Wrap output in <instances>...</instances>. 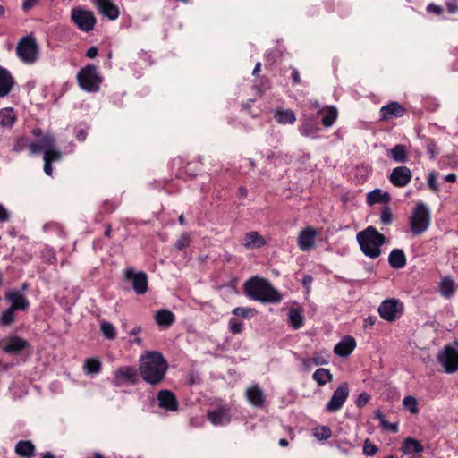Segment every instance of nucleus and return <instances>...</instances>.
Segmentation results:
<instances>
[{
    "label": "nucleus",
    "mask_w": 458,
    "mask_h": 458,
    "mask_svg": "<svg viewBox=\"0 0 458 458\" xmlns=\"http://www.w3.org/2000/svg\"><path fill=\"white\" fill-rule=\"evenodd\" d=\"M168 370V363L163 354L157 351H148L139 359V374L141 379L150 386H157Z\"/></svg>",
    "instance_id": "nucleus-1"
},
{
    "label": "nucleus",
    "mask_w": 458,
    "mask_h": 458,
    "mask_svg": "<svg viewBox=\"0 0 458 458\" xmlns=\"http://www.w3.org/2000/svg\"><path fill=\"white\" fill-rule=\"evenodd\" d=\"M243 292L250 300L261 303H279L282 301L281 293L271 283L259 276L250 277L243 284Z\"/></svg>",
    "instance_id": "nucleus-2"
},
{
    "label": "nucleus",
    "mask_w": 458,
    "mask_h": 458,
    "mask_svg": "<svg viewBox=\"0 0 458 458\" xmlns=\"http://www.w3.org/2000/svg\"><path fill=\"white\" fill-rule=\"evenodd\" d=\"M356 240L362 253L370 259H377L381 255V247L386 242L385 235L372 225L359 232Z\"/></svg>",
    "instance_id": "nucleus-3"
},
{
    "label": "nucleus",
    "mask_w": 458,
    "mask_h": 458,
    "mask_svg": "<svg viewBox=\"0 0 458 458\" xmlns=\"http://www.w3.org/2000/svg\"><path fill=\"white\" fill-rule=\"evenodd\" d=\"M431 221V215L428 207L423 203H417L412 208L410 216V230L413 235H420L426 232Z\"/></svg>",
    "instance_id": "nucleus-4"
},
{
    "label": "nucleus",
    "mask_w": 458,
    "mask_h": 458,
    "mask_svg": "<svg viewBox=\"0 0 458 458\" xmlns=\"http://www.w3.org/2000/svg\"><path fill=\"white\" fill-rule=\"evenodd\" d=\"M16 54L24 64L36 63L39 56V47L34 36L22 37L17 44Z\"/></svg>",
    "instance_id": "nucleus-5"
},
{
    "label": "nucleus",
    "mask_w": 458,
    "mask_h": 458,
    "mask_svg": "<svg viewBox=\"0 0 458 458\" xmlns=\"http://www.w3.org/2000/svg\"><path fill=\"white\" fill-rule=\"evenodd\" d=\"M80 87L87 92H98L102 83V77L93 64H89L77 74Z\"/></svg>",
    "instance_id": "nucleus-6"
},
{
    "label": "nucleus",
    "mask_w": 458,
    "mask_h": 458,
    "mask_svg": "<svg viewBox=\"0 0 458 458\" xmlns=\"http://www.w3.org/2000/svg\"><path fill=\"white\" fill-rule=\"evenodd\" d=\"M437 360L445 373L453 374L458 371V341L445 345L437 354Z\"/></svg>",
    "instance_id": "nucleus-7"
},
{
    "label": "nucleus",
    "mask_w": 458,
    "mask_h": 458,
    "mask_svg": "<svg viewBox=\"0 0 458 458\" xmlns=\"http://www.w3.org/2000/svg\"><path fill=\"white\" fill-rule=\"evenodd\" d=\"M377 311L384 320L394 322L403 316L404 307L400 300L392 298L383 301L378 306Z\"/></svg>",
    "instance_id": "nucleus-8"
},
{
    "label": "nucleus",
    "mask_w": 458,
    "mask_h": 458,
    "mask_svg": "<svg viewBox=\"0 0 458 458\" xmlns=\"http://www.w3.org/2000/svg\"><path fill=\"white\" fill-rule=\"evenodd\" d=\"M71 18L77 28L84 32L91 31L96 25L93 13L81 7H74L72 10Z\"/></svg>",
    "instance_id": "nucleus-9"
},
{
    "label": "nucleus",
    "mask_w": 458,
    "mask_h": 458,
    "mask_svg": "<svg viewBox=\"0 0 458 458\" xmlns=\"http://www.w3.org/2000/svg\"><path fill=\"white\" fill-rule=\"evenodd\" d=\"M123 279L131 283L133 291L138 295L145 294L148 290V276L143 271L136 272L131 267L123 270Z\"/></svg>",
    "instance_id": "nucleus-10"
},
{
    "label": "nucleus",
    "mask_w": 458,
    "mask_h": 458,
    "mask_svg": "<svg viewBox=\"0 0 458 458\" xmlns=\"http://www.w3.org/2000/svg\"><path fill=\"white\" fill-rule=\"evenodd\" d=\"M349 394V384L347 382L341 383L333 392L331 398L325 406V411L328 413L338 411L346 402Z\"/></svg>",
    "instance_id": "nucleus-11"
},
{
    "label": "nucleus",
    "mask_w": 458,
    "mask_h": 458,
    "mask_svg": "<svg viewBox=\"0 0 458 458\" xmlns=\"http://www.w3.org/2000/svg\"><path fill=\"white\" fill-rule=\"evenodd\" d=\"M321 228L306 226L300 231L297 237V245L301 251L307 252L315 247V239L320 235Z\"/></svg>",
    "instance_id": "nucleus-12"
},
{
    "label": "nucleus",
    "mask_w": 458,
    "mask_h": 458,
    "mask_svg": "<svg viewBox=\"0 0 458 458\" xmlns=\"http://www.w3.org/2000/svg\"><path fill=\"white\" fill-rule=\"evenodd\" d=\"M139 375V369L132 366L120 367L114 372L113 385L118 387L125 384L135 385Z\"/></svg>",
    "instance_id": "nucleus-13"
},
{
    "label": "nucleus",
    "mask_w": 458,
    "mask_h": 458,
    "mask_svg": "<svg viewBox=\"0 0 458 458\" xmlns=\"http://www.w3.org/2000/svg\"><path fill=\"white\" fill-rule=\"evenodd\" d=\"M29 347V342L18 335H9L0 342L2 351L11 355L21 354Z\"/></svg>",
    "instance_id": "nucleus-14"
},
{
    "label": "nucleus",
    "mask_w": 458,
    "mask_h": 458,
    "mask_svg": "<svg viewBox=\"0 0 458 458\" xmlns=\"http://www.w3.org/2000/svg\"><path fill=\"white\" fill-rule=\"evenodd\" d=\"M412 173L407 166H397L394 168L388 176V180L394 187L404 188L411 181Z\"/></svg>",
    "instance_id": "nucleus-15"
},
{
    "label": "nucleus",
    "mask_w": 458,
    "mask_h": 458,
    "mask_svg": "<svg viewBox=\"0 0 458 458\" xmlns=\"http://www.w3.org/2000/svg\"><path fill=\"white\" fill-rule=\"evenodd\" d=\"M32 134L38 138L37 142H33L31 145V154H38L42 150L47 151V149L55 147V138L51 134H43V131L40 128H36L32 131Z\"/></svg>",
    "instance_id": "nucleus-16"
},
{
    "label": "nucleus",
    "mask_w": 458,
    "mask_h": 458,
    "mask_svg": "<svg viewBox=\"0 0 458 458\" xmlns=\"http://www.w3.org/2000/svg\"><path fill=\"white\" fill-rule=\"evenodd\" d=\"M407 113V109L397 101H391L387 105L381 106L379 110V120L389 121L394 118L403 117Z\"/></svg>",
    "instance_id": "nucleus-17"
},
{
    "label": "nucleus",
    "mask_w": 458,
    "mask_h": 458,
    "mask_svg": "<svg viewBox=\"0 0 458 458\" xmlns=\"http://www.w3.org/2000/svg\"><path fill=\"white\" fill-rule=\"evenodd\" d=\"M5 300L10 303L11 308L15 310L26 312L30 308V301L25 294L18 290L12 289L5 293Z\"/></svg>",
    "instance_id": "nucleus-18"
},
{
    "label": "nucleus",
    "mask_w": 458,
    "mask_h": 458,
    "mask_svg": "<svg viewBox=\"0 0 458 458\" xmlns=\"http://www.w3.org/2000/svg\"><path fill=\"white\" fill-rule=\"evenodd\" d=\"M157 399L158 406L166 411L174 412L179 409L177 398L170 390H160L157 393Z\"/></svg>",
    "instance_id": "nucleus-19"
},
{
    "label": "nucleus",
    "mask_w": 458,
    "mask_h": 458,
    "mask_svg": "<svg viewBox=\"0 0 458 458\" xmlns=\"http://www.w3.org/2000/svg\"><path fill=\"white\" fill-rule=\"evenodd\" d=\"M208 419L215 426H222L230 422L231 413L230 409L225 406H221L213 411H208Z\"/></svg>",
    "instance_id": "nucleus-20"
},
{
    "label": "nucleus",
    "mask_w": 458,
    "mask_h": 458,
    "mask_svg": "<svg viewBox=\"0 0 458 458\" xmlns=\"http://www.w3.org/2000/svg\"><path fill=\"white\" fill-rule=\"evenodd\" d=\"M356 341L351 335L344 336L334 347V353L339 357H348L355 349Z\"/></svg>",
    "instance_id": "nucleus-21"
},
{
    "label": "nucleus",
    "mask_w": 458,
    "mask_h": 458,
    "mask_svg": "<svg viewBox=\"0 0 458 458\" xmlns=\"http://www.w3.org/2000/svg\"><path fill=\"white\" fill-rule=\"evenodd\" d=\"M99 13L109 20H116L120 15L118 7L111 0H95Z\"/></svg>",
    "instance_id": "nucleus-22"
},
{
    "label": "nucleus",
    "mask_w": 458,
    "mask_h": 458,
    "mask_svg": "<svg viewBox=\"0 0 458 458\" xmlns=\"http://www.w3.org/2000/svg\"><path fill=\"white\" fill-rule=\"evenodd\" d=\"M299 130L301 135L312 139L318 138L320 131V128L318 124V122L313 117L304 118Z\"/></svg>",
    "instance_id": "nucleus-23"
},
{
    "label": "nucleus",
    "mask_w": 458,
    "mask_h": 458,
    "mask_svg": "<svg viewBox=\"0 0 458 458\" xmlns=\"http://www.w3.org/2000/svg\"><path fill=\"white\" fill-rule=\"evenodd\" d=\"M245 395L248 402L255 407H262L265 403V394L258 385L248 387Z\"/></svg>",
    "instance_id": "nucleus-24"
},
{
    "label": "nucleus",
    "mask_w": 458,
    "mask_h": 458,
    "mask_svg": "<svg viewBox=\"0 0 458 458\" xmlns=\"http://www.w3.org/2000/svg\"><path fill=\"white\" fill-rule=\"evenodd\" d=\"M14 452L21 458H33L36 447L30 440H21L16 443Z\"/></svg>",
    "instance_id": "nucleus-25"
},
{
    "label": "nucleus",
    "mask_w": 458,
    "mask_h": 458,
    "mask_svg": "<svg viewBox=\"0 0 458 458\" xmlns=\"http://www.w3.org/2000/svg\"><path fill=\"white\" fill-rule=\"evenodd\" d=\"M154 320L158 327L168 328L174 323L175 316L171 310L161 309L156 312Z\"/></svg>",
    "instance_id": "nucleus-26"
},
{
    "label": "nucleus",
    "mask_w": 458,
    "mask_h": 458,
    "mask_svg": "<svg viewBox=\"0 0 458 458\" xmlns=\"http://www.w3.org/2000/svg\"><path fill=\"white\" fill-rule=\"evenodd\" d=\"M14 85V79L8 70L0 67V97L7 96Z\"/></svg>",
    "instance_id": "nucleus-27"
},
{
    "label": "nucleus",
    "mask_w": 458,
    "mask_h": 458,
    "mask_svg": "<svg viewBox=\"0 0 458 458\" xmlns=\"http://www.w3.org/2000/svg\"><path fill=\"white\" fill-rule=\"evenodd\" d=\"M366 201L369 206L377 203L387 205L391 201V195L386 191H383L381 189L376 188L367 194Z\"/></svg>",
    "instance_id": "nucleus-28"
},
{
    "label": "nucleus",
    "mask_w": 458,
    "mask_h": 458,
    "mask_svg": "<svg viewBox=\"0 0 458 458\" xmlns=\"http://www.w3.org/2000/svg\"><path fill=\"white\" fill-rule=\"evenodd\" d=\"M318 114H323L322 124L327 128L333 126L338 117V110L335 106L321 107Z\"/></svg>",
    "instance_id": "nucleus-29"
},
{
    "label": "nucleus",
    "mask_w": 458,
    "mask_h": 458,
    "mask_svg": "<svg viewBox=\"0 0 458 458\" xmlns=\"http://www.w3.org/2000/svg\"><path fill=\"white\" fill-rule=\"evenodd\" d=\"M244 246L247 249H259L267 244L266 240L257 231H250L244 235Z\"/></svg>",
    "instance_id": "nucleus-30"
},
{
    "label": "nucleus",
    "mask_w": 458,
    "mask_h": 458,
    "mask_svg": "<svg viewBox=\"0 0 458 458\" xmlns=\"http://www.w3.org/2000/svg\"><path fill=\"white\" fill-rule=\"evenodd\" d=\"M388 262L393 268L400 269L404 267L406 265V256L403 250L401 249H394L388 256Z\"/></svg>",
    "instance_id": "nucleus-31"
},
{
    "label": "nucleus",
    "mask_w": 458,
    "mask_h": 458,
    "mask_svg": "<svg viewBox=\"0 0 458 458\" xmlns=\"http://www.w3.org/2000/svg\"><path fill=\"white\" fill-rule=\"evenodd\" d=\"M423 450L424 448L420 441L412 437H406L401 447V451L404 454H420Z\"/></svg>",
    "instance_id": "nucleus-32"
},
{
    "label": "nucleus",
    "mask_w": 458,
    "mask_h": 458,
    "mask_svg": "<svg viewBox=\"0 0 458 458\" xmlns=\"http://www.w3.org/2000/svg\"><path fill=\"white\" fill-rule=\"evenodd\" d=\"M288 319L293 329L301 328L304 325L303 309L301 307L290 309Z\"/></svg>",
    "instance_id": "nucleus-33"
},
{
    "label": "nucleus",
    "mask_w": 458,
    "mask_h": 458,
    "mask_svg": "<svg viewBox=\"0 0 458 458\" xmlns=\"http://www.w3.org/2000/svg\"><path fill=\"white\" fill-rule=\"evenodd\" d=\"M274 117L280 124H293L296 121V115L291 109H276Z\"/></svg>",
    "instance_id": "nucleus-34"
},
{
    "label": "nucleus",
    "mask_w": 458,
    "mask_h": 458,
    "mask_svg": "<svg viewBox=\"0 0 458 458\" xmlns=\"http://www.w3.org/2000/svg\"><path fill=\"white\" fill-rule=\"evenodd\" d=\"M312 379L316 381L318 386H323L327 383L332 382L333 374L328 369L319 368L313 373Z\"/></svg>",
    "instance_id": "nucleus-35"
},
{
    "label": "nucleus",
    "mask_w": 458,
    "mask_h": 458,
    "mask_svg": "<svg viewBox=\"0 0 458 458\" xmlns=\"http://www.w3.org/2000/svg\"><path fill=\"white\" fill-rule=\"evenodd\" d=\"M391 158L396 163H406L409 159L406 147L403 144H397L389 151Z\"/></svg>",
    "instance_id": "nucleus-36"
},
{
    "label": "nucleus",
    "mask_w": 458,
    "mask_h": 458,
    "mask_svg": "<svg viewBox=\"0 0 458 458\" xmlns=\"http://www.w3.org/2000/svg\"><path fill=\"white\" fill-rule=\"evenodd\" d=\"M13 108H3L0 110V124L4 127H12L16 122Z\"/></svg>",
    "instance_id": "nucleus-37"
},
{
    "label": "nucleus",
    "mask_w": 458,
    "mask_h": 458,
    "mask_svg": "<svg viewBox=\"0 0 458 458\" xmlns=\"http://www.w3.org/2000/svg\"><path fill=\"white\" fill-rule=\"evenodd\" d=\"M439 291L442 296L450 298L455 292L454 280L450 276L443 278L439 285Z\"/></svg>",
    "instance_id": "nucleus-38"
},
{
    "label": "nucleus",
    "mask_w": 458,
    "mask_h": 458,
    "mask_svg": "<svg viewBox=\"0 0 458 458\" xmlns=\"http://www.w3.org/2000/svg\"><path fill=\"white\" fill-rule=\"evenodd\" d=\"M15 310L11 307L4 310L0 313V326L9 327L16 320Z\"/></svg>",
    "instance_id": "nucleus-39"
},
{
    "label": "nucleus",
    "mask_w": 458,
    "mask_h": 458,
    "mask_svg": "<svg viewBox=\"0 0 458 458\" xmlns=\"http://www.w3.org/2000/svg\"><path fill=\"white\" fill-rule=\"evenodd\" d=\"M102 368L101 362L95 358H88L84 361L83 369L86 374H98Z\"/></svg>",
    "instance_id": "nucleus-40"
},
{
    "label": "nucleus",
    "mask_w": 458,
    "mask_h": 458,
    "mask_svg": "<svg viewBox=\"0 0 458 458\" xmlns=\"http://www.w3.org/2000/svg\"><path fill=\"white\" fill-rule=\"evenodd\" d=\"M374 414L375 418H377L379 420L380 426L383 429L390 430L393 433H396L398 431V424L389 423L386 420V416L379 410L376 411Z\"/></svg>",
    "instance_id": "nucleus-41"
},
{
    "label": "nucleus",
    "mask_w": 458,
    "mask_h": 458,
    "mask_svg": "<svg viewBox=\"0 0 458 458\" xmlns=\"http://www.w3.org/2000/svg\"><path fill=\"white\" fill-rule=\"evenodd\" d=\"M312 434L318 441H324L332 437V430L328 426H318L313 428Z\"/></svg>",
    "instance_id": "nucleus-42"
},
{
    "label": "nucleus",
    "mask_w": 458,
    "mask_h": 458,
    "mask_svg": "<svg viewBox=\"0 0 458 458\" xmlns=\"http://www.w3.org/2000/svg\"><path fill=\"white\" fill-rule=\"evenodd\" d=\"M33 144L32 141H30V140L27 137H20L18 138L13 145V150L14 152H21L25 149H29L31 153V145Z\"/></svg>",
    "instance_id": "nucleus-43"
},
{
    "label": "nucleus",
    "mask_w": 458,
    "mask_h": 458,
    "mask_svg": "<svg viewBox=\"0 0 458 458\" xmlns=\"http://www.w3.org/2000/svg\"><path fill=\"white\" fill-rule=\"evenodd\" d=\"M100 331L106 339L113 340L116 337L115 327L110 322L103 321L100 325Z\"/></svg>",
    "instance_id": "nucleus-44"
},
{
    "label": "nucleus",
    "mask_w": 458,
    "mask_h": 458,
    "mask_svg": "<svg viewBox=\"0 0 458 458\" xmlns=\"http://www.w3.org/2000/svg\"><path fill=\"white\" fill-rule=\"evenodd\" d=\"M380 222L384 225H389L393 223V212L389 205H385L380 213Z\"/></svg>",
    "instance_id": "nucleus-45"
},
{
    "label": "nucleus",
    "mask_w": 458,
    "mask_h": 458,
    "mask_svg": "<svg viewBox=\"0 0 458 458\" xmlns=\"http://www.w3.org/2000/svg\"><path fill=\"white\" fill-rule=\"evenodd\" d=\"M403 404L412 414H417L419 412L418 403L415 397L411 395L405 396L403 400Z\"/></svg>",
    "instance_id": "nucleus-46"
},
{
    "label": "nucleus",
    "mask_w": 458,
    "mask_h": 458,
    "mask_svg": "<svg viewBox=\"0 0 458 458\" xmlns=\"http://www.w3.org/2000/svg\"><path fill=\"white\" fill-rule=\"evenodd\" d=\"M424 144L427 153L431 158H435L439 154L438 147L433 139H426Z\"/></svg>",
    "instance_id": "nucleus-47"
},
{
    "label": "nucleus",
    "mask_w": 458,
    "mask_h": 458,
    "mask_svg": "<svg viewBox=\"0 0 458 458\" xmlns=\"http://www.w3.org/2000/svg\"><path fill=\"white\" fill-rule=\"evenodd\" d=\"M229 330L233 335L241 334L243 330L242 321L237 318H231L228 323Z\"/></svg>",
    "instance_id": "nucleus-48"
},
{
    "label": "nucleus",
    "mask_w": 458,
    "mask_h": 458,
    "mask_svg": "<svg viewBox=\"0 0 458 458\" xmlns=\"http://www.w3.org/2000/svg\"><path fill=\"white\" fill-rule=\"evenodd\" d=\"M254 311V309L251 308L237 307L233 310L232 313L235 316L248 318L253 315Z\"/></svg>",
    "instance_id": "nucleus-49"
},
{
    "label": "nucleus",
    "mask_w": 458,
    "mask_h": 458,
    "mask_svg": "<svg viewBox=\"0 0 458 458\" xmlns=\"http://www.w3.org/2000/svg\"><path fill=\"white\" fill-rule=\"evenodd\" d=\"M61 158V152L52 147L44 152V159H48L51 163L58 161Z\"/></svg>",
    "instance_id": "nucleus-50"
},
{
    "label": "nucleus",
    "mask_w": 458,
    "mask_h": 458,
    "mask_svg": "<svg viewBox=\"0 0 458 458\" xmlns=\"http://www.w3.org/2000/svg\"><path fill=\"white\" fill-rule=\"evenodd\" d=\"M311 359L315 366L327 365L329 362L328 354L326 352L315 353Z\"/></svg>",
    "instance_id": "nucleus-51"
},
{
    "label": "nucleus",
    "mask_w": 458,
    "mask_h": 458,
    "mask_svg": "<svg viewBox=\"0 0 458 458\" xmlns=\"http://www.w3.org/2000/svg\"><path fill=\"white\" fill-rule=\"evenodd\" d=\"M190 244V237L187 233H182L180 238L176 241L174 247L178 250L186 249Z\"/></svg>",
    "instance_id": "nucleus-52"
},
{
    "label": "nucleus",
    "mask_w": 458,
    "mask_h": 458,
    "mask_svg": "<svg viewBox=\"0 0 458 458\" xmlns=\"http://www.w3.org/2000/svg\"><path fill=\"white\" fill-rule=\"evenodd\" d=\"M377 447L371 443L369 439H366L363 446V453L368 456H372L377 452Z\"/></svg>",
    "instance_id": "nucleus-53"
},
{
    "label": "nucleus",
    "mask_w": 458,
    "mask_h": 458,
    "mask_svg": "<svg viewBox=\"0 0 458 458\" xmlns=\"http://www.w3.org/2000/svg\"><path fill=\"white\" fill-rule=\"evenodd\" d=\"M370 398L371 397L368 393H366V392L360 393L358 395V397L355 401V403H356L357 407L361 408V407L365 406L369 402Z\"/></svg>",
    "instance_id": "nucleus-54"
},
{
    "label": "nucleus",
    "mask_w": 458,
    "mask_h": 458,
    "mask_svg": "<svg viewBox=\"0 0 458 458\" xmlns=\"http://www.w3.org/2000/svg\"><path fill=\"white\" fill-rule=\"evenodd\" d=\"M428 187L435 192L439 191V185L437 182V176L435 173H430L428 177Z\"/></svg>",
    "instance_id": "nucleus-55"
},
{
    "label": "nucleus",
    "mask_w": 458,
    "mask_h": 458,
    "mask_svg": "<svg viewBox=\"0 0 458 458\" xmlns=\"http://www.w3.org/2000/svg\"><path fill=\"white\" fill-rule=\"evenodd\" d=\"M426 11L428 13H433L435 15H441L444 13V9L440 5H437L433 3L428 4L426 7Z\"/></svg>",
    "instance_id": "nucleus-56"
},
{
    "label": "nucleus",
    "mask_w": 458,
    "mask_h": 458,
    "mask_svg": "<svg viewBox=\"0 0 458 458\" xmlns=\"http://www.w3.org/2000/svg\"><path fill=\"white\" fill-rule=\"evenodd\" d=\"M445 4L449 13H458V0H446Z\"/></svg>",
    "instance_id": "nucleus-57"
},
{
    "label": "nucleus",
    "mask_w": 458,
    "mask_h": 458,
    "mask_svg": "<svg viewBox=\"0 0 458 458\" xmlns=\"http://www.w3.org/2000/svg\"><path fill=\"white\" fill-rule=\"evenodd\" d=\"M290 70H291V79H292L293 85L295 86V85L300 84L301 80L299 71L295 67H293V66L290 67Z\"/></svg>",
    "instance_id": "nucleus-58"
},
{
    "label": "nucleus",
    "mask_w": 458,
    "mask_h": 458,
    "mask_svg": "<svg viewBox=\"0 0 458 458\" xmlns=\"http://www.w3.org/2000/svg\"><path fill=\"white\" fill-rule=\"evenodd\" d=\"M38 2V0H23L21 6L22 10L24 12H29L37 5Z\"/></svg>",
    "instance_id": "nucleus-59"
},
{
    "label": "nucleus",
    "mask_w": 458,
    "mask_h": 458,
    "mask_svg": "<svg viewBox=\"0 0 458 458\" xmlns=\"http://www.w3.org/2000/svg\"><path fill=\"white\" fill-rule=\"evenodd\" d=\"M301 364H302L303 369L306 371H310L312 369V368L315 366L313 364V360L311 358L302 359Z\"/></svg>",
    "instance_id": "nucleus-60"
},
{
    "label": "nucleus",
    "mask_w": 458,
    "mask_h": 458,
    "mask_svg": "<svg viewBox=\"0 0 458 458\" xmlns=\"http://www.w3.org/2000/svg\"><path fill=\"white\" fill-rule=\"evenodd\" d=\"M377 320V317H375V316H369L368 318H366L364 319L363 327L365 328L372 327V326H374L376 324Z\"/></svg>",
    "instance_id": "nucleus-61"
},
{
    "label": "nucleus",
    "mask_w": 458,
    "mask_h": 458,
    "mask_svg": "<svg viewBox=\"0 0 458 458\" xmlns=\"http://www.w3.org/2000/svg\"><path fill=\"white\" fill-rule=\"evenodd\" d=\"M44 172L49 176L53 174L52 163L48 159H44Z\"/></svg>",
    "instance_id": "nucleus-62"
},
{
    "label": "nucleus",
    "mask_w": 458,
    "mask_h": 458,
    "mask_svg": "<svg viewBox=\"0 0 458 458\" xmlns=\"http://www.w3.org/2000/svg\"><path fill=\"white\" fill-rule=\"evenodd\" d=\"M9 219V214L6 208L0 204V223L5 222Z\"/></svg>",
    "instance_id": "nucleus-63"
},
{
    "label": "nucleus",
    "mask_w": 458,
    "mask_h": 458,
    "mask_svg": "<svg viewBox=\"0 0 458 458\" xmlns=\"http://www.w3.org/2000/svg\"><path fill=\"white\" fill-rule=\"evenodd\" d=\"M87 135H88L87 131L84 129H81L76 131L75 138L77 140L82 142L86 140Z\"/></svg>",
    "instance_id": "nucleus-64"
}]
</instances>
